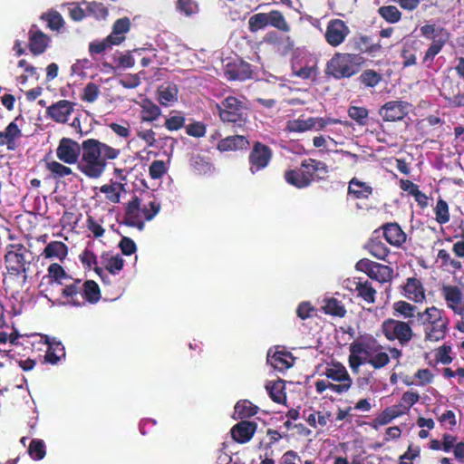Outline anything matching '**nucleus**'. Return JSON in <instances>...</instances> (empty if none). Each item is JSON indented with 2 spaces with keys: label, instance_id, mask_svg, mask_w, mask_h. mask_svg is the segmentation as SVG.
<instances>
[{
  "label": "nucleus",
  "instance_id": "obj_1",
  "mask_svg": "<svg viewBox=\"0 0 464 464\" xmlns=\"http://www.w3.org/2000/svg\"><path fill=\"white\" fill-rule=\"evenodd\" d=\"M119 155L120 150L98 140L88 139L82 143L77 169L90 179H99L104 173L108 160H115Z\"/></svg>",
  "mask_w": 464,
  "mask_h": 464
},
{
  "label": "nucleus",
  "instance_id": "obj_2",
  "mask_svg": "<svg viewBox=\"0 0 464 464\" xmlns=\"http://www.w3.org/2000/svg\"><path fill=\"white\" fill-rule=\"evenodd\" d=\"M450 319L443 309L430 306L417 313V325L422 327L425 342L443 340L449 331Z\"/></svg>",
  "mask_w": 464,
  "mask_h": 464
},
{
  "label": "nucleus",
  "instance_id": "obj_3",
  "mask_svg": "<svg viewBox=\"0 0 464 464\" xmlns=\"http://www.w3.org/2000/svg\"><path fill=\"white\" fill-rule=\"evenodd\" d=\"M160 209V203L150 201L148 204L141 206L140 200L138 198H134L129 202L126 208V223L129 226L142 230L145 221L151 220L159 213Z\"/></svg>",
  "mask_w": 464,
  "mask_h": 464
},
{
  "label": "nucleus",
  "instance_id": "obj_4",
  "mask_svg": "<svg viewBox=\"0 0 464 464\" xmlns=\"http://www.w3.org/2000/svg\"><path fill=\"white\" fill-rule=\"evenodd\" d=\"M222 121L242 126L247 119V105L245 100L234 96L224 99L221 104H217Z\"/></svg>",
  "mask_w": 464,
  "mask_h": 464
},
{
  "label": "nucleus",
  "instance_id": "obj_5",
  "mask_svg": "<svg viewBox=\"0 0 464 464\" xmlns=\"http://www.w3.org/2000/svg\"><path fill=\"white\" fill-rule=\"evenodd\" d=\"M362 63L359 54L338 53L330 60L327 70L335 78L351 77L359 72Z\"/></svg>",
  "mask_w": 464,
  "mask_h": 464
},
{
  "label": "nucleus",
  "instance_id": "obj_6",
  "mask_svg": "<svg viewBox=\"0 0 464 464\" xmlns=\"http://www.w3.org/2000/svg\"><path fill=\"white\" fill-rule=\"evenodd\" d=\"M28 257H30V253L24 246L10 245L5 256L7 270L14 275L26 273L30 265Z\"/></svg>",
  "mask_w": 464,
  "mask_h": 464
},
{
  "label": "nucleus",
  "instance_id": "obj_7",
  "mask_svg": "<svg viewBox=\"0 0 464 464\" xmlns=\"http://www.w3.org/2000/svg\"><path fill=\"white\" fill-rule=\"evenodd\" d=\"M382 332L389 341H398L401 344L408 343L413 337L410 322L387 319L382 324Z\"/></svg>",
  "mask_w": 464,
  "mask_h": 464
},
{
  "label": "nucleus",
  "instance_id": "obj_8",
  "mask_svg": "<svg viewBox=\"0 0 464 464\" xmlns=\"http://www.w3.org/2000/svg\"><path fill=\"white\" fill-rule=\"evenodd\" d=\"M356 269L367 274L369 277L380 283L389 282L393 277V270L390 266L373 262L367 258L358 261Z\"/></svg>",
  "mask_w": 464,
  "mask_h": 464
},
{
  "label": "nucleus",
  "instance_id": "obj_9",
  "mask_svg": "<svg viewBox=\"0 0 464 464\" xmlns=\"http://www.w3.org/2000/svg\"><path fill=\"white\" fill-rule=\"evenodd\" d=\"M324 375L328 379L339 382L334 384V386H331V390L334 392L343 393L351 388L352 379L345 367L341 363H333L327 366Z\"/></svg>",
  "mask_w": 464,
  "mask_h": 464
},
{
  "label": "nucleus",
  "instance_id": "obj_10",
  "mask_svg": "<svg viewBox=\"0 0 464 464\" xmlns=\"http://www.w3.org/2000/svg\"><path fill=\"white\" fill-rule=\"evenodd\" d=\"M360 353L364 355V362L370 363L375 369L384 367L390 362L388 354L382 351V346L377 344L375 341L363 343Z\"/></svg>",
  "mask_w": 464,
  "mask_h": 464
},
{
  "label": "nucleus",
  "instance_id": "obj_11",
  "mask_svg": "<svg viewBox=\"0 0 464 464\" xmlns=\"http://www.w3.org/2000/svg\"><path fill=\"white\" fill-rule=\"evenodd\" d=\"M82 154V145L69 138H63L56 149L57 158L65 164H77Z\"/></svg>",
  "mask_w": 464,
  "mask_h": 464
},
{
  "label": "nucleus",
  "instance_id": "obj_12",
  "mask_svg": "<svg viewBox=\"0 0 464 464\" xmlns=\"http://www.w3.org/2000/svg\"><path fill=\"white\" fill-rule=\"evenodd\" d=\"M440 291L447 307L455 314H464L462 290L457 285H443Z\"/></svg>",
  "mask_w": 464,
  "mask_h": 464
},
{
  "label": "nucleus",
  "instance_id": "obj_13",
  "mask_svg": "<svg viewBox=\"0 0 464 464\" xmlns=\"http://www.w3.org/2000/svg\"><path fill=\"white\" fill-rule=\"evenodd\" d=\"M349 33L350 30L343 21L334 19L329 22L324 37L331 46L336 47L344 42Z\"/></svg>",
  "mask_w": 464,
  "mask_h": 464
},
{
  "label": "nucleus",
  "instance_id": "obj_14",
  "mask_svg": "<svg viewBox=\"0 0 464 464\" xmlns=\"http://www.w3.org/2000/svg\"><path fill=\"white\" fill-rule=\"evenodd\" d=\"M272 156L271 150L259 142L256 143L249 155L250 171L252 174L265 169Z\"/></svg>",
  "mask_w": 464,
  "mask_h": 464
},
{
  "label": "nucleus",
  "instance_id": "obj_15",
  "mask_svg": "<svg viewBox=\"0 0 464 464\" xmlns=\"http://www.w3.org/2000/svg\"><path fill=\"white\" fill-rule=\"evenodd\" d=\"M409 104L401 101L386 102L380 110V115L384 121H395L404 118L408 113Z\"/></svg>",
  "mask_w": 464,
  "mask_h": 464
},
{
  "label": "nucleus",
  "instance_id": "obj_16",
  "mask_svg": "<svg viewBox=\"0 0 464 464\" xmlns=\"http://www.w3.org/2000/svg\"><path fill=\"white\" fill-rule=\"evenodd\" d=\"M302 170L309 179V185L315 179H322L328 173L325 163L314 159L304 160L301 164Z\"/></svg>",
  "mask_w": 464,
  "mask_h": 464
},
{
  "label": "nucleus",
  "instance_id": "obj_17",
  "mask_svg": "<svg viewBox=\"0 0 464 464\" xmlns=\"http://www.w3.org/2000/svg\"><path fill=\"white\" fill-rule=\"evenodd\" d=\"M322 124L323 121L315 117L300 116L289 120L285 124V130L293 133H303L308 130H316V124Z\"/></svg>",
  "mask_w": 464,
  "mask_h": 464
},
{
  "label": "nucleus",
  "instance_id": "obj_18",
  "mask_svg": "<svg viewBox=\"0 0 464 464\" xmlns=\"http://www.w3.org/2000/svg\"><path fill=\"white\" fill-rule=\"evenodd\" d=\"M73 111V103L67 100H61L47 108L48 116L54 121L64 123Z\"/></svg>",
  "mask_w": 464,
  "mask_h": 464
},
{
  "label": "nucleus",
  "instance_id": "obj_19",
  "mask_svg": "<svg viewBox=\"0 0 464 464\" xmlns=\"http://www.w3.org/2000/svg\"><path fill=\"white\" fill-rule=\"evenodd\" d=\"M21 137V130L15 121H12L5 130L0 131V146H6L9 150H14L17 148V140Z\"/></svg>",
  "mask_w": 464,
  "mask_h": 464
},
{
  "label": "nucleus",
  "instance_id": "obj_20",
  "mask_svg": "<svg viewBox=\"0 0 464 464\" xmlns=\"http://www.w3.org/2000/svg\"><path fill=\"white\" fill-rule=\"evenodd\" d=\"M256 430V423L242 420L231 429V435L236 441L246 443L252 439Z\"/></svg>",
  "mask_w": 464,
  "mask_h": 464
},
{
  "label": "nucleus",
  "instance_id": "obj_21",
  "mask_svg": "<svg viewBox=\"0 0 464 464\" xmlns=\"http://www.w3.org/2000/svg\"><path fill=\"white\" fill-rule=\"evenodd\" d=\"M403 289L405 297L414 303H422L426 298L424 287L418 278H408Z\"/></svg>",
  "mask_w": 464,
  "mask_h": 464
},
{
  "label": "nucleus",
  "instance_id": "obj_22",
  "mask_svg": "<svg viewBox=\"0 0 464 464\" xmlns=\"http://www.w3.org/2000/svg\"><path fill=\"white\" fill-rule=\"evenodd\" d=\"M267 362L274 369L282 372L293 365L294 358L289 353L284 351L272 353L270 350L267 353Z\"/></svg>",
  "mask_w": 464,
  "mask_h": 464
},
{
  "label": "nucleus",
  "instance_id": "obj_23",
  "mask_svg": "<svg viewBox=\"0 0 464 464\" xmlns=\"http://www.w3.org/2000/svg\"><path fill=\"white\" fill-rule=\"evenodd\" d=\"M250 65L245 62H238L228 64L225 71V75L228 80L245 81L251 77Z\"/></svg>",
  "mask_w": 464,
  "mask_h": 464
},
{
  "label": "nucleus",
  "instance_id": "obj_24",
  "mask_svg": "<svg viewBox=\"0 0 464 464\" xmlns=\"http://www.w3.org/2000/svg\"><path fill=\"white\" fill-rule=\"evenodd\" d=\"M130 29V21L128 17L120 18L115 21L111 33L108 35L109 41L113 44H120L125 40V34Z\"/></svg>",
  "mask_w": 464,
  "mask_h": 464
},
{
  "label": "nucleus",
  "instance_id": "obj_25",
  "mask_svg": "<svg viewBox=\"0 0 464 464\" xmlns=\"http://www.w3.org/2000/svg\"><path fill=\"white\" fill-rule=\"evenodd\" d=\"M383 236L386 241L393 246H401L406 240L405 233L395 223L383 226Z\"/></svg>",
  "mask_w": 464,
  "mask_h": 464
},
{
  "label": "nucleus",
  "instance_id": "obj_26",
  "mask_svg": "<svg viewBox=\"0 0 464 464\" xmlns=\"http://www.w3.org/2000/svg\"><path fill=\"white\" fill-rule=\"evenodd\" d=\"M293 73L302 79H311L316 75L315 62L303 63V60H295L292 63Z\"/></svg>",
  "mask_w": 464,
  "mask_h": 464
},
{
  "label": "nucleus",
  "instance_id": "obj_27",
  "mask_svg": "<svg viewBox=\"0 0 464 464\" xmlns=\"http://www.w3.org/2000/svg\"><path fill=\"white\" fill-rule=\"evenodd\" d=\"M178 92L175 84L161 85L158 89V101L163 106H171L178 101Z\"/></svg>",
  "mask_w": 464,
  "mask_h": 464
},
{
  "label": "nucleus",
  "instance_id": "obj_28",
  "mask_svg": "<svg viewBox=\"0 0 464 464\" xmlns=\"http://www.w3.org/2000/svg\"><path fill=\"white\" fill-rule=\"evenodd\" d=\"M30 50L34 54L43 53L48 44V37L38 30H30Z\"/></svg>",
  "mask_w": 464,
  "mask_h": 464
},
{
  "label": "nucleus",
  "instance_id": "obj_29",
  "mask_svg": "<svg viewBox=\"0 0 464 464\" xmlns=\"http://www.w3.org/2000/svg\"><path fill=\"white\" fill-rule=\"evenodd\" d=\"M348 192L356 198H367L372 193V188L366 182L353 178L350 180Z\"/></svg>",
  "mask_w": 464,
  "mask_h": 464
},
{
  "label": "nucleus",
  "instance_id": "obj_30",
  "mask_svg": "<svg viewBox=\"0 0 464 464\" xmlns=\"http://www.w3.org/2000/svg\"><path fill=\"white\" fill-rule=\"evenodd\" d=\"M82 288L81 281H74L69 285H65L64 287L62 288V294L63 297L70 298V300L67 301L68 304L79 305L82 303L81 297H82Z\"/></svg>",
  "mask_w": 464,
  "mask_h": 464
},
{
  "label": "nucleus",
  "instance_id": "obj_31",
  "mask_svg": "<svg viewBox=\"0 0 464 464\" xmlns=\"http://www.w3.org/2000/svg\"><path fill=\"white\" fill-rule=\"evenodd\" d=\"M100 191L105 194L106 198L114 204L121 201V194L125 192L124 185L121 182H111L110 184L102 185Z\"/></svg>",
  "mask_w": 464,
  "mask_h": 464
},
{
  "label": "nucleus",
  "instance_id": "obj_32",
  "mask_svg": "<svg viewBox=\"0 0 464 464\" xmlns=\"http://www.w3.org/2000/svg\"><path fill=\"white\" fill-rule=\"evenodd\" d=\"M285 179L288 184L297 188H303L309 186V179L304 174L301 167L297 169L286 170L285 172Z\"/></svg>",
  "mask_w": 464,
  "mask_h": 464
},
{
  "label": "nucleus",
  "instance_id": "obj_33",
  "mask_svg": "<svg viewBox=\"0 0 464 464\" xmlns=\"http://www.w3.org/2000/svg\"><path fill=\"white\" fill-rule=\"evenodd\" d=\"M392 309L393 315L401 316L404 319L417 318L419 312L417 306L402 300L393 303Z\"/></svg>",
  "mask_w": 464,
  "mask_h": 464
},
{
  "label": "nucleus",
  "instance_id": "obj_34",
  "mask_svg": "<svg viewBox=\"0 0 464 464\" xmlns=\"http://www.w3.org/2000/svg\"><path fill=\"white\" fill-rule=\"evenodd\" d=\"M248 145V141L242 135H236L223 139L218 145V148L221 151L234 150L238 149L246 148Z\"/></svg>",
  "mask_w": 464,
  "mask_h": 464
},
{
  "label": "nucleus",
  "instance_id": "obj_35",
  "mask_svg": "<svg viewBox=\"0 0 464 464\" xmlns=\"http://www.w3.org/2000/svg\"><path fill=\"white\" fill-rule=\"evenodd\" d=\"M67 246L65 244L60 241H53L49 243L43 255L47 258H57L63 260L67 256Z\"/></svg>",
  "mask_w": 464,
  "mask_h": 464
},
{
  "label": "nucleus",
  "instance_id": "obj_36",
  "mask_svg": "<svg viewBox=\"0 0 464 464\" xmlns=\"http://www.w3.org/2000/svg\"><path fill=\"white\" fill-rule=\"evenodd\" d=\"M258 407L247 400H242L235 405L234 418L245 419L254 416L257 413Z\"/></svg>",
  "mask_w": 464,
  "mask_h": 464
},
{
  "label": "nucleus",
  "instance_id": "obj_37",
  "mask_svg": "<svg viewBox=\"0 0 464 464\" xmlns=\"http://www.w3.org/2000/svg\"><path fill=\"white\" fill-rule=\"evenodd\" d=\"M266 389L268 392L270 398L275 402L284 403L285 401L286 396L284 392L285 383L282 380L266 382Z\"/></svg>",
  "mask_w": 464,
  "mask_h": 464
},
{
  "label": "nucleus",
  "instance_id": "obj_38",
  "mask_svg": "<svg viewBox=\"0 0 464 464\" xmlns=\"http://www.w3.org/2000/svg\"><path fill=\"white\" fill-rule=\"evenodd\" d=\"M82 297H81V300L86 299L90 303H96L97 301L100 300V298H101L100 288L94 281H92V280L86 281L83 284H82Z\"/></svg>",
  "mask_w": 464,
  "mask_h": 464
},
{
  "label": "nucleus",
  "instance_id": "obj_39",
  "mask_svg": "<svg viewBox=\"0 0 464 464\" xmlns=\"http://www.w3.org/2000/svg\"><path fill=\"white\" fill-rule=\"evenodd\" d=\"M48 343V350L45 354V359L48 362L53 364L58 362V361L65 355L64 347L61 343L46 341Z\"/></svg>",
  "mask_w": 464,
  "mask_h": 464
},
{
  "label": "nucleus",
  "instance_id": "obj_40",
  "mask_svg": "<svg viewBox=\"0 0 464 464\" xmlns=\"http://www.w3.org/2000/svg\"><path fill=\"white\" fill-rule=\"evenodd\" d=\"M161 111L155 103L145 100L141 103V120L144 121H153L159 118Z\"/></svg>",
  "mask_w": 464,
  "mask_h": 464
},
{
  "label": "nucleus",
  "instance_id": "obj_41",
  "mask_svg": "<svg viewBox=\"0 0 464 464\" xmlns=\"http://www.w3.org/2000/svg\"><path fill=\"white\" fill-rule=\"evenodd\" d=\"M366 247L372 256L381 260H385L390 252L385 244L377 238H372Z\"/></svg>",
  "mask_w": 464,
  "mask_h": 464
},
{
  "label": "nucleus",
  "instance_id": "obj_42",
  "mask_svg": "<svg viewBox=\"0 0 464 464\" xmlns=\"http://www.w3.org/2000/svg\"><path fill=\"white\" fill-rule=\"evenodd\" d=\"M48 276L50 278L51 286L53 288L63 285V280L67 279L63 268L56 263L50 265L48 267Z\"/></svg>",
  "mask_w": 464,
  "mask_h": 464
},
{
  "label": "nucleus",
  "instance_id": "obj_43",
  "mask_svg": "<svg viewBox=\"0 0 464 464\" xmlns=\"http://www.w3.org/2000/svg\"><path fill=\"white\" fill-rule=\"evenodd\" d=\"M268 25H271L282 32H289L290 27L286 23L283 14L277 10L267 13Z\"/></svg>",
  "mask_w": 464,
  "mask_h": 464
},
{
  "label": "nucleus",
  "instance_id": "obj_44",
  "mask_svg": "<svg viewBox=\"0 0 464 464\" xmlns=\"http://www.w3.org/2000/svg\"><path fill=\"white\" fill-rule=\"evenodd\" d=\"M421 34L427 39L435 41L440 36L444 39H449V34L446 30L434 24H425L420 27Z\"/></svg>",
  "mask_w": 464,
  "mask_h": 464
},
{
  "label": "nucleus",
  "instance_id": "obj_45",
  "mask_svg": "<svg viewBox=\"0 0 464 464\" xmlns=\"http://www.w3.org/2000/svg\"><path fill=\"white\" fill-rule=\"evenodd\" d=\"M355 290L358 295L362 297L368 304H372L375 301V289L372 286V284L368 281L359 282L356 285Z\"/></svg>",
  "mask_w": 464,
  "mask_h": 464
},
{
  "label": "nucleus",
  "instance_id": "obj_46",
  "mask_svg": "<svg viewBox=\"0 0 464 464\" xmlns=\"http://www.w3.org/2000/svg\"><path fill=\"white\" fill-rule=\"evenodd\" d=\"M322 308L325 314H329L340 316V317L344 316L345 312H346L344 307L335 298L324 299Z\"/></svg>",
  "mask_w": 464,
  "mask_h": 464
},
{
  "label": "nucleus",
  "instance_id": "obj_47",
  "mask_svg": "<svg viewBox=\"0 0 464 464\" xmlns=\"http://www.w3.org/2000/svg\"><path fill=\"white\" fill-rule=\"evenodd\" d=\"M46 169L53 175L54 178H63L72 173L71 168L56 160L47 161Z\"/></svg>",
  "mask_w": 464,
  "mask_h": 464
},
{
  "label": "nucleus",
  "instance_id": "obj_48",
  "mask_svg": "<svg viewBox=\"0 0 464 464\" xmlns=\"http://www.w3.org/2000/svg\"><path fill=\"white\" fill-rule=\"evenodd\" d=\"M267 25V13L256 14L252 15L248 21V26L251 32H256L260 29L265 28Z\"/></svg>",
  "mask_w": 464,
  "mask_h": 464
},
{
  "label": "nucleus",
  "instance_id": "obj_49",
  "mask_svg": "<svg viewBox=\"0 0 464 464\" xmlns=\"http://www.w3.org/2000/svg\"><path fill=\"white\" fill-rule=\"evenodd\" d=\"M434 211L438 223L446 224L450 221L449 206L445 200L439 199Z\"/></svg>",
  "mask_w": 464,
  "mask_h": 464
},
{
  "label": "nucleus",
  "instance_id": "obj_50",
  "mask_svg": "<svg viewBox=\"0 0 464 464\" xmlns=\"http://www.w3.org/2000/svg\"><path fill=\"white\" fill-rule=\"evenodd\" d=\"M176 7L179 13L186 16L193 15L198 12V5L193 0H178Z\"/></svg>",
  "mask_w": 464,
  "mask_h": 464
},
{
  "label": "nucleus",
  "instance_id": "obj_51",
  "mask_svg": "<svg viewBox=\"0 0 464 464\" xmlns=\"http://www.w3.org/2000/svg\"><path fill=\"white\" fill-rule=\"evenodd\" d=\"M168 171V167L163 160H154L151 162L149 168L150 177L153 179H161Z\"/></svg>",
  "mask_w": 464,
  "mask_h": 464
},
{
  "label": "nucleus",
  "instance_id": "obj_52",
  "mask_svg": "<svg viewBox=\"0 0 464 464\" xmlns=\"http://www.w3.org/2000/svg\"><path fill=\"white\" fill-rule=\"evenodd\" d=\"M447 41L448 39H444L441 36L439 39L432 41L431 45L429 47L425 53L423 62H432L434 57L440 52Z\"/></svg>",
  "mask_w": 464,
  "mask_h": 464
},
{
  "label": "nucleus",
  "instance_id": "obj_53",
  "mask_svg": "<svg viewBox=\"0 0 464 464\" xmlns=\"http://www.w3.org/2000/svg\"><path fill=\"white\" fill-rule=\"evenodd\" d=\"M379 14L382 18L390 23H396L401 19V12L393 5L381 7L379 9Z\"/></svg>",
  "mask_w": 464,
  "mask_h": 464
},
{
  "label": "nucleus",
  "instance_id": "obj_54",
  "mask_svg": "<svg viewBox=\"0 0 464 464\" xmlns=\"http://www.w3.org/2000/svg\"><path fill=\"white\" fill-rule=\"evenodd\" d=\"M28 451L30 456L36 460L44 459L45 456V446L44 441L40 440H33L30 443Z\"/></svg>",
  "mask_w": 464,
  "mask_h": 464
},
{
  "label": "nucleus",
  "instance_id": "obj_55",
  "mask_svg": "<svg viewBox=\"0 0 464 464\" xmlns=\"http://www.w3.org/2000/svg\"><path fill=\"white\" fill-rule=\"evenodd\" d=\"M87 14L92 15L96 19H105L108 15V10L102 4L93 2L88 4Z\"/></svg>",
  "mask_w": 464,
  "mask_h": 464
},
{
  "label": "nucleus",
  "instance_id": "obj_56",
  "mask_svg": "<svg viewBox=\"0 0 464 464\" xmlns=\"http://www.w3.org/2000/svg\"><path fill=\"white\" fill-rule=\"evenodd\" d=\"M349 116L360 125H364L368 118V111L363 107L353 106L348 111Z\"/></svg>",
  "mask_w": 464,
  "mask_h": 464
},
{
  "label": "nucleus",
  "instance_id": "obj_57",
  "mask_svg": "<svg viewBox=\"0 0 464 464\" xmlns=\"http://www.w3.org/2000/svg\"><path fill=\"white\" fill-rule=\"evenodd\" d=\"M185 123V118L180 112H175L165 121V127L169 130H178L183 127Z\"/></svg>",
  "mask_w": 464,
  "mask_h": 464
},
{
  "label": "nucleus",
  "instance_id": "obj_58",
  "mask_svg": "<svg viewBox=\"0 0 464 464\" xmlns=\"http://www.w3.org/2000/svg\"><path fill=\"white\" fill-rule=\"evenodd\" d=\"M99 87L93 82H89L83 90L82 99L87 102H94L99 97Z\"/></svg>",
  "mask_w": 464,
  "mask_h": 464
},
{
  "label": "nucleus",
  "instance_id": "obj_59",
  "mask_svg": "<svg viewBox=\"0 0 464 464\" xmlns=\"http://www.w3.org/2000/svg\"><path fill=\"white\" fill-rule=\"evenodd\" d=\"M361 82L369 87L376 86L381 81V75L372 70L363 72L360 76Z\"/></svg>",
  "mask_w": 464,
  "mask_h": 464
},
{
  "label": "nucleus",
  "instance_id": "obj_60",
  "mask_svg": "<svg viewBox=\"0 0 464 464\" xmlns=\"http://www.w3.org/2000/svg\"><path fill=\"white\" fill-rule=\"evenodd\" d=\"M124 261L119 255L112 256L106 262V269L112 275L118 274L123 267Z\"/></svg>",
  "mask_w": 464,
  "mask_h": 464
},
{
  "label": "nucleus",
  "instance_id": "obj_61",
  "mask_svg": "<svg viewBox=\"0 0 464 464\" xmlns=\"http://www.w3.org/2000/svg\"><path fill=\"white\" fill-rule=\"evenodd\" d=\"M42 17L47 21L52 30H59L63 24V17L58 12H50Z\"/></svg>",
  "mask_w": 464,
  "mask_h": 464
},
{
  "label": "nucleus",
  "instance_id": "obj_62",
  "mask_svg": "<svg viewBox=\"0 0 464 464\" xmlns=\"http://www.w3.org/2000/svg\"><path fill=\"white\" fill-rule=\"evenodd\" d=\"M328 418H329L328 415H325V414L318 411V412L310 413L307 416L306 420L309 423V425L314 428H316L318 426L324 427L328 422Z\"/></svg>",
  "mask_w": 464,
  "mask_h": 464
},
{
  "label": "nucleus",
  "instance_id": "obj_63",
  "mask_svg": "<svg viewBox=\"0 0 464 464\" xmlns=\"http://www.w3.org/2000/svg\"><path fill=\"white\" fill-rule=\"evenodd\" d=\"M112 45H114V44H112L111 41H109V36H107L102 41L92 42L89 44V52L92 54L102 53L104 51H106L107 49L111 48Z\"/></svg>",
  "mask_w": 464,
  "mask_h": 464
},
{
  "label": "nucleus",
  "instance_id": "obj_64",
  "mask_svg": "<svg viewBox=\"0 0 464 464\" xmlns=\"http://www.w3.org/2000/svg\"><path fill=\"white\" fill-rule=\"evenodd\" d=\"M109 127L119 137L128 138L130 135V124L127 121L112 122Z\"/></svg>",
  "mask_w": 464,
  "mask_h": 464
}]
</instances>
